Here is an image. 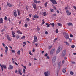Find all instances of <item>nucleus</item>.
<instances>
[{"label": "nucleus", "instance_id": "obj_55", "mask_svg": "<svg viewBox=\"0 0 76 76\" xmlns=\"http://www.w3.org/2000/svg\"><path fill=\"white\" fill-rule=\"evenodd\" d=\"M67 9H68V8H67V7H65V10H67Z\"/></svg>", "mask_w": 76, "mask_h": 76}, {"label": "nucleus", "instance_id": "obj_1", "mask_svg": "<svg viewBox=\"0 0 76 76\" xmlns=\"http://www.w3.org/2000/svg\"><path fill=\"white\" fill-rule=\"evenodd\" d=\"M64 37L66 39H69V34L68 33L66 32H64L63 33Z\"/></svg>", "mask_w": 76, "mask_h": 76}, {"label": "nucleus", "instance_id": "obj_32", "mask_svg": "<svg viewBox=\"0 0 76 76\" xmlns=\"http://www.w3.org/2000/svg\"><path fill=\"white\" fill-rule=\"evenodd\" d=\"M70 75H73V74H74V73H73V72L72 71H71L70 72Z\"/></svg>", "mask_w": 76, "mask_h": 76}, {"label": "nucleus", "instance_id": "obj_30", "mask_svg": "<svg viewBox=\"0 0 76 76\" xmlns=\"http://www.w3.org/2000/svg\"><path fill=\"white\" fill-rule=\"evenodd\" d=\"M25 38V36H23L21 38V39H24V38Z\"/></svg>", "mask_w": 76, "mask_h": 76}, {"label": "nucleus", "instance_id": "obj_33", "mask_svg": "<svg viewBox=\"0 0 76 76\" xmlns=\"http://www.w3.org/2000/svg\"><path fill=\"white\" fill-rule=\"evenodd\" d=\"M56 76H58V71H56Z\"/></svg>", "mask_w": 76, "mask_h": 76}, {"label": "nucleus", "instance_id": "obj_15", "mask_svg": "<svg viewBox=\"0 0 76 76\" xmlns=\"http://www.w3.org/2000/svg\"><path fill=\"white\" fill-rule=\"evenodd\" d=\"M34 42H37V37L36 36H35L34 37Z\"/></svg>", "mask_w": 76, "mask_h": 76}, {"label": "nucleus", "instance_id": "obj_48", "mask_svg": "<svg viewBox=\"0 0 76 76\" xmlns=\"http://www.w3.org/2000/svg\"><path fill=\"white\" fill-rule=\"evenodd\" d=\"M2 45H3V47H6V45L4 43H2Z\"/></svg>", "mask_w": 76, "mask_h": 76}, {"label": "nucleus", "instance_id": "obj_35", "mask_svg": "<svg viewBox=\"0 0 76 76\" xmlns=\"http://www.w3.org/2000/svg\"><path fill=\"white\" fill-rule=\"evenodd\" d=\"M46 25L47 26V27L48 28H49V27H50V26H49V24H48V23H46Z\"/></svg>", "mask_w": 76, "mask_h": 76}, {"label": "nucleus", "instance_id": "obj_54", "mask_svg": "<svg viewBox=\"0 0 76 76\" xmlns=\"http://www.w3.org/2000/svg\"><path fill=\"white\" fill-rule=\"evenodd\" d=\"M51 47H52V46H50L49 47V49H51Z\"/></svg>", "mask_w": 76, "mask_h": 76}, {"label": "nucleus", "instance_id": "obj_19", "mask_svg": "<svg viewBox=\"0 0 76 76\" xmlns=\"http://www.w3.org/2000/svg\"><path fill=\"white\" fill-rule=\"evenodd\" d=\"M2 67L3 68H4L5 69H6L7 68L6 66L4 65H1Z\"/></svg>", "mask_w": 76, "mask_h": 76}, {"label": "nucleus", "instance_id": "obj_60", "mask_svg": "<svg viewBox=\"0 0 76 76\" xmlns=\"http://www.w3.org/2000/svg\"><path fill=\"white\" fill-rule=\"evenodd\" d=\"M37 31H39L40 30V28H37Z\"/></svg>", "mask_w": 76, "mask_h": 76}, {"label": "nucleus", "instance_id": "obj_51", "mask_svg": "<svg viewBox=\"0 0 76 76\" xmlns=\"http://www.w3.org/2000/svg\"><path fill=\"white\" fill-rule=\"evenodd\" d=\"M7 17H6V16H5L4 18V20H7Z\"/></svg>", "mask_w": 76, "mask_h": 76}, {"label": "nucleus", "instance_id": "obj_24", "mask_svg": "<svg viewBox=\"0 0 76 76\" xmlns=\"http://www.w3.org/2000/svg\"><path fill=\"white\" fill-rule=\"evenodd\" d=\"M0 23H3V18H0Z\"/></svg>", "mask_w": 76, "mask_h": 76}, {"label": "nucleus", "instance_id": "obj_61", "mask_svg": "<svg viewBox=\"0 0 76 76\" xmlns=\"http://www.w3.org/2000/svg\"><path fill=\"white\" fill-rule=\"evenodd\" d=\"M69 40H70V42H71L72 41V39L69 38Z\"/></svg>", "mask_w": 76, "mask_h": 76}, {"label": "nucleus", "instance_id": "obj_8", "mask_svg": "<svg viewBox=\"0 0 76 76\" xmlns=\"http://www.w3.org/2000/svg\"><path fill=\"white\" fill-rule=\"evenodd\" d=\"M55 51H56V50H55V49H52L50 51V54L51 55H53V53H54Z\"/></svg>", "mask_w": 76, "mask_h": 76}, {"label": "nucleus", "instance_id": "obj_28", "mask_svg": "<svg viewBox=\"0 0 76 76\" xmlns=\"http://www.w3.org/2000/svg\"><path fill=\"white\" fill-rule=\"evenodd\" d=\"M22 66V67H24V69H26V66H23V65H21Z\"/></svg>", "mask_w": 76, "mask_h": 76}, {"label": "nucleus", "instance_id": "obj_31", "mask_svg": "<svg viewBox=\"0 0 76 76\" xmlns=\"http://www.w3.org/2000/svg\"><path fill=\"white\" fill-rule=\"evenodd\" d=\"M0 66L1 67V69H2V71H3V68L2 67V66H1V64H0Z\"/></svg>", "mask_w": 76, "mask_h": 76}, {"label": "nucleus", "instance_id": "obj_53", "mask_svg": "<svg viewBox=\"0 0 76 76\" xmlns=\"http://www.w3.org/2000/svg\"><path fill=\"white\" fill-rule=\"evenodd\" d=\"M58 29H56V33H58Z\"/></svg>", "mask_w": 76, "mask_h": 76}, {"label": "nucleus", "instance_id": "obj_52", "mask_svg": "<svg viewBox=\"0 0 76 76\" xmlns=\"http://www.w3.org/2000/svg\"><path fill=\"white\" fill-rule=\"evenodd\" d=\"M57 40V38H56L54 40V42H55V41H56Z\"/></svg>", "mask_w": 76, "mask_h": 76}, {"label": "nucleus", "instance_id": "obj_45", "mask_svg": "<svg viewBox=\"0 0 76 76\" xmlns=\"http://www.w3.org/2000/svg\"><path fill=\"white\" fill-rule=\"evenodd\" d=\"M23 44H24V45H26V42H24L23 43Z\"/></svg>", "mask_w": 76, "mask_h": 76}, {"label": "nucleus", "instance_id": "obj_9", "mask_svg": "<svg viewBox=\"0 0 76 76\" xmlns=\"http://www.w3.org/2000/svg\"><path fill=\"white\" fill-rule=\"evenodd\" d=\"M7 39L8 40V41H11V38L9 36V35H7Z\"/></svg>", "mask_w": 76, "mask_h": 76}, {"label": "nucleus", "instance_id": "obj_7", "mask_svg": "<svg viewBox=\"0 0 76 76\" xmlns=\"http://www.w3.org/2000/svg\"><path fill=\"white\" fill-rule=\"evenodd\" d=\"M13 15L15 17H17L18 15L17 14V11L16 10L13 11Z\"/></svg>", "mask_w": 76, "mask_h": 76}, {"label": "nucleus", "instance_id": "obj_17", "mask_svg": "<svg viewBox=\"0 0 76 76\" xmlns=\"http://www.w3.org/2000/svg\"><path fill=\"white\" fill-rule=\"evenodd\" d=\"M7 4L9 7H12V5L10 3H9L8 2H7Z\"/></svg>", "mask_w": 76, "mask_h": 76}, {"label": "nucleus", "instance_id": "obj_56", "mask_svg": "<svg viewBox=\"0 0 76 76\" xmlns=\"http://www.w3.org/2000/svg\"><path fill=\"white\" fill-rule=\"evenodd\" d=\"M35 45L36 47H38V43H35Z\"/></svg>", "mask_w": 76, "mask_h": 76}, {"label": "nucleus", "instance_id": "obj_39", "mask_svg": "<svg viewBox=\"0 0 76 76\" xmlns=\"http://www.w3.org/2000/svg\"><path fill=\"white\" fill-rule=\"evenodd\" d=\"M12 53H15V51L14 50H11Z\"/></svg>", "mask_w": 76, "mask_h": 76}, {"label": "nucleus", "instance_id": "obj_50", "mask_svg": "<svg viewBox=\"0 0 76 76\" xmlns=\"http://www.w3.org/2000/svg\"><path fill=\"white\" fill-rule=\"evenodd\" d=\"M33 18H34L35 19H37V17H36V15H34Z\"/></svg>", "mask_w": 76, "mask_h": 76}, {"label": "nucleus", "instance_id": "obj_2", "mask_svg": "<svg viewBox=\"0 0 76 76\" xmlns=\"http://www.w3.org/2000/svg\"><path fill=\"white\" fill-rule=\"evenodd\" d=\"M63 47L62 46H60L56 51V54H58L60 52V51L62 50Z\"/></svg>", "mask_w": 76, "mask_h": 76}, {"label": "nucleus", "instance_id": "obj_3", "mask_svg": "<svg viewBox=\"0 0 76 76\" xmlns=\"http://www.w3.org/2000/svg\"><path fill=\"white\" fill-rule=\"evenodd\" d=\"M44 74L45 76H49L50 74V72L49 71H47L46 72H44Z\"/></svg>", "mask_w": 76, "mask_h": 76}, {"label": "nucleus", "instance_id": "obj_38", "mask_svg": "<svg viewBox=\"0 0 76 76\" xmlns=\"http://www.w3.org/2000/svg\"><path fill=\"white\" fill-rule=\"evenodd\" d=\"M23 73L24 74H25V73H26V72L25 71V69H23Z\"/></svg>", "mask_w": 76, "mask_h": 76}, {"label": "nucleus", "instance_id": "obj_59", "mask_svg": "<svg viewBox=\"0 0 76 76\" xmlns=\"http://www.w3.org/2000/svg\"><path fill=\"white\" fill-rule=\"evenodd\" d=\"M73 8H74L75 10H76V7L75 6H73Z\"/></svg>", "mask_w": 76, "mask_h": 76}, {"label": "nucleus", "instance_id": "obj_41", "mask_svg": "<svg viewBox=\"0 0 76 76\" xmlns=\"http://www.w3.org/2000/svg\"><path fill=\"white\" fill-rule=\"evenodd\" d=\"M29 54L31 56H32V55H33V54H32V53H31V51L29 52Z\"/></svg>", "mask_w": 76, "mask_h": 76}, {"label": "nucleus", "instance_id": "obj_13", "mask_svg": "<svg viewBox=\"0 0 76 76\" xmlns=\"http://www.w3.org/2000/svg\"><path fill=\"white\" fill-rule=\"evenodd\" d=\"M10 67L8 68V69L9 70H12L13 68V66H12L11 65H9Z\"/></svg>", "mask_w": 76, "mask_h": 76}, {"label": "nucleus", "instance_id": "obj_16", "mask_svg": "<svg viewBox=\"0 0 76 76\" xmlns=\"http://www.w3.org/2000/svg\"><path fill=\"white\" fill-rule=\"evenodd\" d=\"M60 64H61V62H59L58 63V69H60Z\"/></svg>", "mask_w": 76, "mask_h": 76}, {"label": "nucleus", "instance_id": "obj_42", "mask_svg": "<svg viewBox=\"0 0 76 76\" xmlns=\"http://www.w3.org/2000/svg\"><path fill=\"white\" fill-rule=\"evenodd\" d=\"M16 38H17V39H18V38H19V36L18 35H17L16 36Z\"/></svg>", "mask_w": 76, "mask_h": 76}, {"label": "nucleus", "instance_id": "obj_11", "mask_svg": "<svg viewBox=\"0 0 76 76\" xmlns=\"http://www.w3.org/2000/svg\"><path fill=\"white\" fill-rule=\"evenodd\" d=\"M5 54L6 55H7V51H8V47H7V46H6L5 47Z\"/></svg>", "mask_w": 76, "mask_h": 76}, {"label": "nucleus", "instance_id": "obj_64", "mask_svg": "<svg viewBox=\"0 0 76 76\" xmlns=\"http://www.w3.org/2000/svg\"><path fill=\"white\" fill-rule=\"evenodd\" d=\"M64 62H65L64 60H63L62 61V63H64Z\"/></svg>", "mask_w": 76, "mask_h": 76}, {"label": "nucleus", "instance_id": "obj_36", "mask_svg": "<svg viewBox=\"0 0 76 76\" xmlns=\"http://www.w3.org/2000/svg\"><path fill=\"white\" fill-rule=\"evenodd\" d=\"M27 26L28 24H25L24 25V27H25V28H27Z\"/></svg>", "mask_w": 76, "mask_h": 76}, {"label": "nucleus", "instance_id": "obj_20", "mask_svg": "<svg viewBox=\"0 0 76 76\" xmlns=\"http://www.w3.org/2000/svg\"><path fill=\"white\" fill-rule=\"evenodd\" d=\"M12 37L13 38H15V33L14 32V31H12Z\"/></svg>", "mask_w": 76, "mask_h": 76}, {"label": "nucleus", "instance_id": "obj_29", "mask_svg": "<svg viewBox=\"0 0 76 76\" xmlns=\"http://www.w3.org/2000/svg\"><path fill=\"white\" fill-rule=\"evenodd\" d=\"M58 24L59 26H62V24L60 23H58Z\"/></svg>", "mask_w": 76, "mask_h": 76}, {"label": "nucleus", "instance_id": "obj_23", "mask_svg": "<svg viewBox=\"0 0 76 76\" xmlns=\"http://www.w3.org/2000/svg\"><path fill=\"white\" fill-rule=\"evenodd\" d=\"M43 15L44 16H45L47 15V13L46 12H43Z\"/></svg>", "mask_w": 76, "mask_h": 76}, {"label": "nucleus", "instance_id": "obj_44", "mask_svg": "<svg viewBox=\"0 0 76 76\" xmlns=\"http://www.w3.org/2000/svg\"><path fill=\"white\" fill-rule=\"evenodd\" d=\"M51 12H54V10L53 9H50Z\"/></svg>", "mask_w": 76, "mask_h": 76}, {"label": "nucleus", "instance_id": "obj_12", "mask_svg": "<svg viewBox=\"0 0 76 76\" xmlns=\"http://www.w3.org/2000/svg\"><path fill=\"white\" fill-rule=\"evenodd\" d=\"M17 33L18 34H20V35H22L23 34L22 32L20 30H19V31H17Z\"/></svg>", "mask_w": 76, "mask_h": 76}, {"label": "nucleus", "instance_id": "obj_10", "mask_svg": "<svg viewBox=\"0 0 76 76\" xmlns=\"http://www.w3.org/2000/svg\"><path fill=\"white\" fill-rule=\"evenodd\" d=\"M33 6V8L34 9V10L35 11H36V4H35L34 3L32 4Z\"/></svg>", "mask_w": 76, "mask_h": 76}, {"label": "nucleus", "instance_id": "obj_5", "mask_svg": "<svg viewBox=\"0 0 76 76\" xmlns=\"http://www.w3.org/2000/svg\"><path fill=\"white\" fill-rule=\"evenodd\" d=\"M50 1L52 3H53V4H57V3L56 0H50Z\"/></svg>", "mask_w": 76, "mask_h": 76}, {"label": "nucleus", "instance_id": "obj_57", "mask_svg": "<svg viewBox=\"0 0 76 76\" xmlns=\"http://www.w3.org/2000/svg\"><path fill=\"white\" fill-rule=\"evenodd\" d=\"M53 8L55 10H56V7H55V6H54V5H53Z\"/></svg>", "mask_w": 76, "mask_h": 76}, {"label": "nucleus", "instance_id": "obj_26", "mask_svg": "<svg viewBox=\"0 0 76 76\" xmlns=\"http://www.w3.org/2000/svg\"><path fill=\"white\" fill-rule=\"evenodd\" d=\"M17 53L18 55H20V50L18 51L17 52Z\"/></svg>", "mask_w": 76, "mask_h": 76}, {"label": "nucleus", "instance_id": "obj_47", "mask_svg": "<svg viewBox=\"0 0 76 76\" xmlns=\"http://www.w3.org/2000/svg\"><path fill=\"white\" fill-rule=\"evenodd\" d=\"M71 47L72 48H75V45H73L71 46Z\"/></svg>", "mask_w": 76, "mask_h": 76}, {"label": "nucleus", "instance_id": "obj_6", "mask_svg": "<svg viewBox=\"0 0 76 76\" xmlns=\"http://www.w3.org/2000/svg\"><path fill=\"white\" fill-rule=\"evenodd\" d=\"M66 54V51L63 50L62 53V57H64Z\"/></svg>", "mask_w": 76, "mask_h": 76}, {"label": "nucleus", "instance_id": "obj_58", "mask_svg": "<svg viewBox=\"0 0 76 76\" xmlns=\"http://www.w3.org/2000/svg\"><path fill=\"white\" fill-rule=\"evenodd\" d=\"M26 20H28V21H29V18H27L26 19Z\"/></svg>", "mask_w": 76, "mask_h": 76}, {"label": "nucleus", "instance_id": "obj_37", "mask_svg": "<svg viewBox=\"0 0 76 76\" xmlns=\"http://www.w3.org/2000/svg\"><path fill=\"white\" fill-rule=\"evenodd\" d=\"M33 1L35 3H37V0H33Z\"/></svg>", "mask_w": 76, "mask_h": 76}, {"label": "nucleus", "instance_id": "obj_25", "mask_svg": "<svg viewBox=\"0 0 76 76\" xmlns=\"http://www.w3.org/2000/svg\"><path fill=\"white\" fill-rule=\"evenodd\" d=\"M66 70L65 69H63L62 70V72L64 73H65L66 72Z\"/></svg>", "mask_w": 76, "mask_h": 76}, {"label": "nucleus", "instance_id": "obj_27", "mask_svg": "<svg viewBox=\"0 0 76 76\" xmlns=\"http://www.w3.org/2000/svg\"><path fill=\"white\" fill-rule=\"evenodd\" d=\"M64 43L65 44H66V45L68 46H69V44L67 42H64Z\"/></svg>", "mask_w": 76, "mask_h": 76}, {"label": "nucleus", "instance_id": "obj_34", "mask_svg": "<svg viewBox=\"0 0 76 76\" xmlns=\"http://www.w3.org/2000/svg\"><path fill=\"white\" fill-rule=\"evenodd\" d=\"M44 5L45 7H47V2H46L45 3Z\"/></svg>", "mask_w": 76, "mask_h": 76}, {"label": "nucleus", "instance_id": "obj_40", "mask_svg": "<svg viewBox=\"0 0 76 76\" xmlns=\"http://www.w3.org/2000/svg\"><path fill=\"white\" fill-rule=\"evenodd\" d=\"M51 25L53 27H54V25H55L54 23H52Z\"/></svg>", "mask_w": 76, "mask_h": 76}, {"label": "nucleus", "instance_id": "obj_43", "mask_svg": "<svg viewBox=\"0 0 76 76\" xmlns=\"http://www.w3.org/2000/svg\"><path fill=\"white\" fill-rule=\"evenodd\" d=\"M43 22L42 23V24L43 25V24H44L45 22H44V20H42Z\"/></svg>", "mask_w": 76, "mask_h": 76}, {"label": "nucleus", "instance_id": "obj_22", "mask_svg": "<svg viewBox=\"0 0 76 76\" xmlns=\"http://www.w3.org/2000/svg\"><path fill=\"white\" fill-rule=\"evenodd\" d=\"M67 24L68 25V26H72L73 25V24L71 23H68Z\"/></svg>", "mask_w": 76, "mask_h": 76}, {"label": "nucleus", "instance_id": "obj_14", "mask_svg": "<svg viewBox=\"0 0 76 76\" xmlns=\"http://www.w3.org/2000/svg\"><path fill=\"white\" fill-rule=\"evenodd\" d=\"M66 14H67V15H71V13L70 12V11H69V10H66Z\"/></svg>", "mask_w": 76, "mask_h": 76}, {"label": "nucleus", "instance_id": "obj_62", "mask_svg": "<svg viewBox=\"0 0 76 76\" xmlns=\"http://www.w3.org/2000/svg\"><path fill=\"white\" fill-rule=\"evenodd\" d=\"M26 10H28V8L27 7H26Z\"/></svg>", "mask_w": 76, "mask_h": 76}, {"label": "nucleus", "instance_id": "obj_46", "mask_svg": "<svg viewBox=\"0 0 76 76\" xmlns=\"http://www.w3.org/2000/svg\"><path fill=\"white\" fill-rule=\"evenodd\" d=\"M70 36L71 38H73V35L72 34H70Z\"/></svg>", "mask_w": 76, "mask_h": 76}, {"label": "nucleus", "instance_id": "obj_49", "mask_svg": "<svg viewBox=\"0 0 76 76\" xmlns=\"http://www.w3.org/2000/svg\"><path fill=\"white\" fill-rule=\"evenodd\" d=\"M53 16H57V14H54Z\"/></svg>", "mask_w": 76, "mask_h": 76}, {"label": "nucleus", "instance_id": "obj_4", "mask_svg": "<svg viewBox=\"0 0 76 76\" xmlns=\"http://www.w3.org/2000/svg\"><path fill=\"white\" fill-rule=\"evenodd\" d=\"M56 57L54 56L52 59V62L53 64H54L55 63V61H56Z\"/></svg>", "mask_w": 76, "mask_h": 76}, {"label": "nucleus", "instance_id": "obj_21", "mask_svg": "<svg viewBox=\"0 0 76 76\" xmlns=\"http://www.w3.org/2000/svg\"><path fill=\"white\" fill-rule=\"evenodd\" d=\"M17 13L18 14V15H20V10H17Z\"/></svg>", "mask_w": 76, "mask_h": 76}, {"label": "nucleus", "instance_id": "obj_18", "mask_svg": "<svg viewBox=\"0 0 76 76\" xmlns=\"http://www.w3.org/2000/svg\"><path fill=\"white\" fill-rule=\"evenodd\" d=\"M18 72L20 75H22V74L21 73V70H20V69H18Z\"/></svg>", "mask_w": 76, "mask_h": 76}, {"label": "nucleus", "instance_id": "obj_63", "mask_svg": "<svg viewBox=\"0 0 76 76\" xmlns=\"http://www.w3.org/2000/svg\"><path fill=\"white\" fill-rule=\"evenodd\" d=\"M41 3L40 1H37V3Z\"/></svg>", "mask_w": 76, "mask_h": 76}]
</instances>
